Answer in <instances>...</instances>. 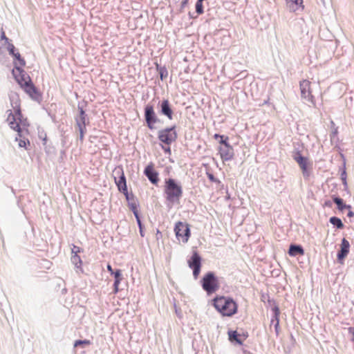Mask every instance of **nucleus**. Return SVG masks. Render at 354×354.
<instances>
[{"label":"nucleus","instance_id":"f257e3e1","mask_svg":"<svg viewBox=\"0 0 354 354\" xmlns=\"http://www.w3.org/2000/svg\"><path fill=\"white\" fill-rule=\"evenodd\" d=\"M10 99L12 109L7 111L6 121L10 128L17 133L15 140H19V146L26 147L29 141L24 139V136L29 134L30 124L28 119L24 118L21 113V101L19 95L16 93H11Z\"/></svg>","mask_w":354,"mask_h":354},{"label":"nucleus","instance_id":"f03ea898","mask_svg":"<svg viewBox=\"0 0 354 354\" xmlns=\"http://www.w3.org/2000/svg\"><path fill=\"white\" fill-rule=\"evenodd\" d=\"M212 302L215 309L223 316L232 317L237 313L238 305L231 297L216 296Z\"/></svg>","mask_w":354,"mask_h":354},{"label":"nucleus","instance_id":"7ed1b4c3","mask_svg":"<svg viewBox=\"0 0 354 354\" xmlns=\"http://www.w3.org/2000/svg\"><path fill=\"white\" fill-rule=\"evenodd\" d=\"M164 193L165 200L169 205L179 204L183 196L181 185L174 178H168L165 181Z\"/></svg>","mask_w":354,"mask_h":354},{"label":"nucleus","instance_id":"20e7f679","mask_svg":"<svg viewBox=\"0 0 354 354\" xmlns=\"http://www.w3.org/2000/svg\"><path fill=\"white\" fill-rule=\"evenodd\" d=\"M215 139L220 138L218 147V153L223 161H229L233 159L234 153L232 146L229 143V138L223 135L214 134Z\"/></svg>","mask_w":354,"mask_h":354},{"label":"nucleus","instance_id":"39448f33","mask_svg":"<svg viewBox=\"0 0 354 354\" xmlns=\"http://www.w3.org/2000/svg\"><path fill=\"white\" fill-rule=\"evenodd\" d=\"M16 71L19 73V76L15 75V76L21 87L32 98L37 97L39 96V93L32 82L30 77L24 73V71L20 70V68L18 67H16Z\"/></svg>","mask_w":354,"mask_h":354},{"label":"nucleus","instance_id":"423d86ee","mask_svg":"<svg viewBox=\"0 0 354 354\" xmlns=\"http://www.w3.org/2000/svg\"><path fill=\"white\" fill-rule=\"evenodd\" d=\"M201 286L208 295L216 292L220 288L218 279L212 272H209L203 276Z\"/></svg>","mask_w":354,"mask_h":354},{"label":"nucleus","instance_id":"0eeeda50","mask_svg":"<svg viewBox=\"0 0 354 354\" xmlns=\"http://www.w3.org/2000/svg\"><path fill=\"white\" fill-rule=\"evenodd\" d=\"M113 174L118 190L124 194L127 201H129L126 177L122 167L121 166L116 167L113 171Z\"/></svg>","mask_w":354,"mask_h":354},{"label":"nucleus","instance_id":"6e6552de","mask_svg":"<svg viewBox=\"0 0 354 354\" xmlns=\"http://www.w3.org/2000/svg\"><path fill=\"white\" fill-rule=\"evenodd\" d=\"M174 232L178 241H182L184 243H187L191 236V232L188 224L181 221L177 222L174 227Z\"/></svg>","mask_w":354,"mask_h":354},{"label":"nucleus","instance_id":"1a4fd4ad","mask_svg":"<svg viewBox=\"0 0 354 354\" xmlns=\"http://www.w3.org/2000/svg\"><path fill=\"white\" fill-rule=\"evenodd\" d=\"M158 138L160 142L169 145L177 138L175 127L160 130L158 133Z\"/></svg>","mask_w":354,"mask_h":354},{"label":"nucleus","instance_id":"9d476101","mask_svg":"<svg viewBox=\"0 0 354 354\" xmlns=\"http://www.w3.org/2000/svg\"><path fill=\"white\" fill-rule=\"evenodd\" d=\"M310 84V82L307 80H304L300 82L299 87L301 91V96L303 99L311 103L313 106H315V99L312 94Z\"/></svg>","mask_w":354,"mask_h":354},{"label":"nucleus","instance_id":"9b49d317","mask_svg":"<svg viewBox=\"0 0 354 354\" xmlns=\"http://www.w3.org/2000/svg\"><path fill=\"white\" fill-rule=\"evenodd\" d=\"M189 267L193 270V275L197 279L201 268V257L196 251H194L192 256L187 261Z\"/></svg>","mask_w":354,"mask_h":354},{"label":"nucleus","instance_id":"f8f14e48","mask_svg":"<svg viewBox=\"0 0 354 354\" xmlns=\"http://www.w3.org/2000/svg\"><path fill=\"white\" fill-rule=\"evenodd\" d=\"M145 118L147 127L153 130L155 128V124L158 122V119L154 111L153 106L151 104H147L145 108Z\"/></svg>","mask_w":354,"mask_h":354},{"label":"nucleus","instance_id":"ddd939ff","mask_svg":"<svg viewBox=\"0 0 354 354\" xmlns=\"http://www.w3.org/2000/svg\"><path fill=\"white\" fill-rule=\"evenodd\" d=\"M76 124L80 131V139L82 141L86 131V113L82 109L80 110V116L76 119Z\"/></svg>","mask_w":354,"mask_h":354},{"label":"nucleus","instance_id":"4468645a","mask_svg":"<svg viewBox=\"0 0 354 354\" xmlns=\"http://www.w3.org/2000/svg\"><path fill=\"white\" fill-rule=\"evenodd\" d=\"M144 173L151 183L157 185L159 180L158 174L154 169L153 163H150L145 167Z\"/></svg>","mask_w":354,"mask_h":354},{"label":"nucleus","instance_id":"2eb2a0df","mask_svg":"<svg viewBox=\"0 0 354 354\" xmlns=\"http://www.w3.org/2000/svg\"><path fill=\"white\" fill-rule=\"evenodd\" d=\"M294 160L297 162L299 165L303 174L307 176H308L307 173V167H308V159L305 157H303L299 151L297 152L294 156Z\"/></svg>","mask_w":354,"mask_h":354},{"label":"nucleus","instance_id":"dca6fc26","mask_svg":"<svg viewBox=\"0 0 354 354\" xmlns=\"http://www.w3.org/2000/svg\"><path fill=\"white\" fill-rule=\"evenodd\" d=\"M350 243L348 240L344 238L341 243V249L337 254V259L341 261L348 255L349 252Z\"/></svg>","mask_w":354,"mask_h":354},{"label":"nucleus","instance_id":"f3484780","mask_svg":"<svg viewBox=\"0 0 354 354\" xmlns=\"http://www.w3.org/2000/svg\"><path fill=\"white\" fill-rule=\"evenodd\" d=\"M161 112L163 115H166L169 120L173 118V111L170 107L169 102L168 100H164L161 103Z\"/></svg>","mask_w":354,"mask_h":354},{"label":"nucleus","instance_id":"a211bd4d","mask_svg":"<svg viewBox=\"0 0 354 354\" xmlns=\"http://www.w3.org/2000/svg\"><path fill=\"white\" fill-rule=\"evenodd\" d=\"M288 254L291 257H295L297 255L303 256L304 254V250L301 245H290Z\"/></svg>","mask_w":354,"mask_h":354},{"label":"nucleus","instance_id":"6ab92c4d","mask_svg":"<svg viewBox=\"0 0 354 354\" xmlns=\"http://www.w3.org/2000/svg\"><path fill=\"white\" fill-rule=\"evenodd\" d=\"M229 338L230 341H236L240 345L243 344V342L245 339V337L241 338V335L236 331L230 332Z\"/></svg>","mask_w":354,"mask_h":354},{"label":"nucleus","instance_id":"aec40b11","mask_svg":"<svg viewBox=\"0 0 354 354\" xmlns=\"http://www.w3.org/2000/svg\"><path fill=\"white\" fill-rule=\"evenodd\" d=\"M128 205L130 209L133 212L134 216H137L138 214V205L137 201L134 199L133 196H129V201H128Z\"/></svg>","mask_w":354,"mask_h":354},{"label":"nucleus","instance_id":"412c9836","mask_svg":"<svg viewBox=\"0 0 354 354\" xmlns=\"http://www.w3.org/2000/svg\"><path fill=\"white\" fill-rule=\"evenodd\" d=\"M334 203L337 205L339 210L343 211L344 209H351V206L344 203L343 200L338 197L333 198Z\"/></svg>","mask_w":354,"mask_h":354},{"label":"nucleus","instance_id":"4be33fe9","mask_svg":"<svg viewBox=\"0 0 354 354\" xmlns=\"http://www.w3.org/2000/svg\"><path fill=\"white\" fill-rule=\"evenodd\" d=\"M330 222L331 224L336 226L338 229H342L344 227L343 223L342 222L341 219L337 217H331L330 218Z\"/></svg>","mask_w":354,"mask_h":354},{"label":"nucleus","instance_id":"5701e85b","mask_svg":"<svg viewBox=\"0 0 354 354\" xmlns=\"http://www.w3.org/2000/svg\"><path fill=\"white\" fill-rule=\"evenodd\" d=\"M71 261L73 263H74L77 267H80L82 263L81 258L78 254H73L71 257Z\"/></svg>","mask_w":354,"mask_h":354},{"label":"nucleus","instance_id":"b1692460","mask_svg":"<svg viewBox=\"0 0 354 354\" xmlns=\"http://www.w3.org/2000/svg\"><path fill=\"white\" fill-rule=\"evenodd\" d=\"M196 11L198 15H201L203 13V1H197L196 3Z\"/></svg>","mask_w":354,"mask_h":354},{"label":"nucleus","instance_id":"393cba45","mask_svg":"<svg viewBox=\"0 0 354 354\" xmlns=\"http://www.w3.org/2000/svg\"><path fill=\"white\" fill-rule=\"evenodd\" d=\"M90 345L91 344V341L90 340H88V339H85V340H77L75 341V344H74V346L75 347L78 346H80V345Z\"/></svg>","mask_w":354,"mask_h":354},{"label":"nucleus","instance_id":"a878e982","mask_svg":"<svg viewBox=\"0 0 354 354\" xmlns=\"http://www.w3.org/2000/svg\"><path fill=\"white\" fill-rule=\"evenodd\" d=\"M112 274L114 276L115 280H118V282L120 283V281L122 280L121 270H117L116 271H114L113 274Z\"/></svg>","mask_w":354,"mask_h":354},{"label":"nucleus","instance_id":"bb28decb","mask_svg":"<svg viewBox=\"0 0 354 354\" xmlns=\"http://www.w3.org/2000/svg\"><path fill=\"white\" fill-rule=\"evenodd\" d=\"M13 56L19 62V64L21 65V66H24L25 65V61L21 57V55L19 54V53H15V54L13 55Z\"/></svg>","mask_w":354,"mask_h":354},{"label":"nucleus","instance_id":"cd10ccee","mask_svg":"<svg viewBox=\"0 0 354 354\" xmlns=\"http://www.w3.org/2000/svg\"><path fill=\"white\" fill-rule=\"evenodd\" d=\"M82 252V249L78 247V246H76V245H73V248H72V253L73 254H77L78 253L81 252Z\"/></svg>","mask_w":354,"mask_h":354},{"label":"nucleus","instance_id":"c85d7f7f","mask_svg":"<svg viewBox=\"0 0 354 354\" xmlns=\"http://www.w3.org/2000/svg\"><path fill=\"white\" fill-rule=\"evenodd\" d=\"M135 217L136 218L138 224L139 225L140 232L141 236H143V234H142V227L141 221H140V217H139V214H138L137 216H135Z\"/></svg>","mask_w":354,"mask_h":354},{"label":"nucleus","instance_id":"c756f323","mask_svg":"<svg viewBox=\"0 0 354 354\" xmlns=\"http://www.w3.org/2000/svg\"><path fill=\"white\" fill-rule=\"evenodd\" d=\"M15 48L12 44H8V50L10 54L13 55L15 53Z\"/></svg>","mask_w":354,"mask_h":354},{"label":"nucleus","instance_id":"7c9ffc66","mask_svg":"<svg viewBox=\"0 0 354 354\" xmlns=\"http://www.w3.org/2000/svg\"><path fill=\"white\" fill-rule=\"evenodd\" d=\"M119 284H120V282H118V280H115L114 281V284H113V286H114V293H117L119 290Z\"/></svg>","mask_w":354,"mask_h":354},{"label":"nucleus","instance_id":"2f4dec72","mask_svg":"<svg viewBox=\"0 0 354 354\" xmlns=\"http://www.w3.org/2000/svg\"><path fill=\"white\" fill-rule=\"evenodd\" d=\"M287 3H292L296 5H300L302 3V0H286Z\"/></svg>","mask_w":354,"mask_h":354},{"label":"nucleus","instance_id":"473e14b6","mask_svg":"<svg viewBox=\"0 0 354 354\" xmlns=\"http://www.w3.org/2000/svg\"><path fill=\"white\" fill-rule=\"evenodd\" d=\"M274 311H275L276 319L277 320L276 326H277L278 324H279V320H278V316H279V308L277 307L274 308Z\"/></svg>","mask_w":354,"mask_h":354},{"label":"nucleus","instance_id":"72a5a7b5","mask_svg":"<svg viewBox=\"0 0 354 354\" xmlns=\"http://www.w3.org/2000/svg\"><path fill=\"white\" fill-rule=\"evenodd\" d=\"M162 148L166 153L171 154V149L169 147L162 146Z\"/></svg>","mask_w":354,"mask_h":354},{"label":"nucleus","instance_id":"f704fd0d","mask_svg":"<svg viewBox=\"0 0 354 354\" xmlns=\"http://www.w3.org/2000/svg\"><path fill=\"white\" fill-rule=\"evenodd\" d=\"M1 39L2 40H5L6 41H8V37L6 36V34H5L4 31H2V32H1Z\"/></svg>","mask_w":354,"mask_h":354},{"label":"nucleus","instance_id":"c9c22d12","mask_svg":"<svg viewBox=\"0 0 354 354\" xmlns=\"http://www.w3.org/2000/svg\"><path fill=\"white\" fill-rule=\"evenodd\" d=\"M189 0H183L181 2V8H184L188 3Z\"/></svg>","mask_w":354,"mask_h":354},{"label":"nucleus","instance_id":"e433bc0d","mask_svg":"<svg viewBox=\"0 0 354 354\" xmlns=\"http://www.w3.org/2000/svg\"><path fill=\"white\" fill-rule=\"evenodd\" d=\"M107 270H108V271L111 273V274H113V272H114V271H113V270L112 269V267H111V265H109H109L107 266Z\"/></svg>","mask_w":354,"mask_h":354},{"label":"nucleus","instance_id":"4c0bfd02","mask_svg":"<svg viewBox=\"0 0 354 354\" xmlns=\"http://www.w3.org/2000/svg\"><path fill=\"white\" fill-rule=\"evenodd\" d=\"M347 216L350 218L354 216V213L351 210V209H349Z\"/></svg>","mask_w":354,"mask_h":354},{"label":"nucleus","instance_id":"58836bf2","mask_svg":"<svg viewBox=\"0 0 354 354\" xmlns=\"http://www.w3.org/2000/svg\"><path fill=\"white\" fill-rule=\"evenodd\" d=\"M160 79L161 80H163L164 79V74L162 72H160Z\"/></svg>","mask_w":354,"mask_h":354},{"label":"nucleus","instance_id":"ea45409f","mask_svg":"<svg viewBox=\"0 0 354 354\" xmlns=\"http://www.w3.org/2000/svg\"><path fill=\"white\" fill-rule=\"evenodd\" d=\"M209 178H210L211 180H212V179H213V176H212V175H209Z\"/></svg>","mask_w":354,"mask_h":354}]
</instances>
